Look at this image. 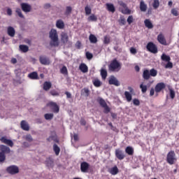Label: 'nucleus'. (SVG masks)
Returning <instances> with one entry per match:
<instances>
[{
	"label": "nucleus",
	"mask_w": 179,
	"mask_h": 179,
	"mask_svg": "<svg viewBox=\"0 0 179 179\" xmlns=\"http://www.w3.org/2000/svg\"><path fill=\"white\" fill-rule=\"evenodd\" d=\"M50 38L52 41L50 45L52 47H58L59 45V42H58V34L57 33V29H52L50 31Z\"/></svg>",
	"instance_id": "1"
},
{
	"label": "nucleus",
	"mask_w": 179,
	"mask_h": 179,
	"mask_svg": "<svg viewBox=\"0 0 179 179\" xmlns=\"http://www.w3.org/2000/svg\"><path fill=\"white\" fill-rule=\"evenodd\" d=\"M121 69V64L117 59H114L108 65V71L110 72H118Z\"/></svg>",
	"instance_id": "2"
},
{
	"label": "nucleus",
	"mask_w": 179,
	"mask_h": 179,
	"mask_svg": "<svg viewBox=\"0 0 179 179\" xmlns=\"http://www.w3.org/2000/svg\"><path fill=\"white\" fill-rule=\"evenodd\" d=\"M96 101H97V103H99V104L101 106V107H102L104 109L103 110L104 114H108V113H110V111H111V109L107 105V102H106V101L103 98L99 97L96 99Z\"/></svg>",
	"instance_id": "3"
},
{
	"label": "nucleus",
	"mask_w": 179,
	"mask_h": 179,
	"mask_svg": "<svg viewBox=\"0 0 179 179\" xmlns=\"http://www.w3.org/2000/svg\"><path fill=\"white\" fill-rule=\"evenodd\" d=\"M176 152L174 151L171 150L166 156V162L169 164L173 165L174 164V162H176Z\"/></svg>",
	"instance_id": "4"
},
{
	"label": "nucleus",
	"mask_w": 179,
	"mask_h": 179,
	"mask_svg": "<svg viewBox=\"0 0 179 179\" xmlns=\"http://www.w3.org/2000/svg\"><path fill=\"white\" fill-rule=\"evenodd\" d=\"M146 48L152 54H157L158 52L157 46L153 42H149L146 45Z\"/></svg>",
	"instance_id": "5"
},
{
	"label": "nucleus",
	"mask_w": 179,
	"mask_h": 179,
	"mask_svg": "<svg viewBox=\"0 0 179 179\" xmlns=\"http://www.w3.org/2000/svg\"><path fill=\"white\" fill-rule=\"evenodd\" d=\"M6 171L8 174L11 176H15V174H17L19 173V167L16 165H11L6 168Z\"/></svg>",
	"instance_id": "6"
},
{
	"label": "nucleus",
	"mask_w": 179,
	"mask_h": 179,
	"mask_svg": "<svg viewBox=\"0 0 179 179\" xmlns=\"http://www.w3.org/2000/svg\"><path fill=\"white\" fill-rule=\"evenodd\" d=\"M47 107H50L53 113H59V106L55 102L50 101L46 104Z\"/></svg>",
	"instance_id": "7"
},
{
	"label": "nucleus",
	"mask_w": 179,
	"mask_h": 179,
	"mask_svg": "<svg viewBox=\"0 0 179 179\" xmlns=\"http://www.w3.org/2000/svg\"><path fill=\"white\" fill-rule=\"evenodd\" d=\"M0 153L6 156L10 153V148L5 145H0Z\"/></svg>",
	"instance_id": "8"
},
{
	"label": "nucleus",
	"mask_w": 179,
	"mask_h": 179,
	"mask_svg": "<svg viewBox=\"0 0 179 179\" xmlns=\"http://www.w3.org/2000/svg\"><path fill=\"white\" fill-rule=\"evenodd\" d=\"M166 89V84L164 83H159L155 85V90L156 93H160L162 90Z\"/></svg>",
	"instance_id": "9"
},
{
	"label": "nucleus",
	"mask_w": 179,
	"mask_h": 179,
	"mask_svg": "<svg viewBox=\"0 0 179 179\" xmlns=\"http://www.w3.org/2000/svg\"><path fill=\"white\" fill-rule=\"evenodd\" d=\"M20 6H21L22 10H23V12H25L26 13L31 10V6H30L27 3H22L20 4Z\"/></svg>",
	"instance_id": "10"
},
{
	"label": "nucleus",
	"mask_w": 179,
	"mask_h": 179,
	"mask_svg": "<svg viewBox=\"0 0 179 179\" xmlns=\"http://www.w3.org/2000/svg\"><path fill=\"white\" fill-rule=\"evenodd\" d=\"M1 143H5V145H8L10 148H13V141L12 140L6 138V137L3 136L0 138Z\"/></svg>",
	"instance_id": "11"
},
{
	"label": "nucleus",
	"mask_w": 179,
	"mask_h": 179,
	"mask_svg": "<svg viewBox=\"0 0 179 179\" xmlns=\"http://www.w3.org/2000/svg\"><path fill=\"white\" fill-rule=\"evenodd\" d=\"M39 61L42 65H50L51 64V62L50 61V58L45 57V56H41L39 57Z\"/></svg>",
	"instance_id": "12"
},
{
	"label": "nucleus",
	"mask_w": 179,
	"mask_h": 179,
	"mask_svg": "<svg viewBox=\"0 0 179 179\" xmlns=\"http://www.w3.org/2000/svg\"><path fill=\"white\" fill-rule=\"evenodd\" d=\"M90 166V165L89 164V163L83 162L80 164V171H82V173H87V170H89Z\"/></svg>",
	"instance_id": "13"
},
{
	"label": "nucleus",
	"mask_w": 179,
	"mask_h": 179,
	"mask_svg": "<svg viewBox=\"0 0 179 179\" xmlns=\"http://www.w3.org/2000/svg\"><path fill=\"white\" fill-rule=\"evenodd\" d=\"M115 156L118 160H124L125 159V155L121 150H115Z\"/></svg>",
	"instance_id": "14"
},
{
	"label": "nucleus",
	"mask_w": 179,
	"mask_h": 179,
	"mask_svg": "<svg viewBox=\"0 0 179 179\" xmlns=\"http://www.w3.org/2000/svg\"><path fill=\"white\" fill-rule=\"evenodd\" d=\"M157 41L160 44H162V45H167V41H166V38H164V35H163V34H159L157 36Z\"/></svg>",
	"instance_id": "15"
},
{
	"label": "nucleus",
	"mask_w": 179,
	"mask_h": 179,
	"mask_svg": "<svg viewBox=\"0 0 179 179\" xmlns=\"http://www.w3.org/2000/svg\"><path fill=\"white\" fill-rule=\"evenodd\" d=\"M108 83L109 85H114V86H120V81L113 76L110 78Z\"/></svg>",
	"instance_id": "16"
},
{
	"label": "nucleus",
	"mask_w": 179,
	"mask_h": 179,
	"mask_svg": "<svg viewBox=\"0 0 179 179\" xmlns=\"http://www.w3.org/2000/svg\"><path fill=\"white\" fill-rule=\"evenodd\" d=\"M79 69L83 73H87L89 72V67L85 63H81L79 66Z\"/></svg>",
	"instance_id": "17"
},
{
	"label": "nucleus",
	"mask_w": 179,
	"mask_h": 179,
	"mask_svg": "<svg viewBox=\"0 0 179 179\" xmlns=\"http://www.w3.org/2000/svg\"><path fill=\"white\" fill-rule=\"evenodd\" d=\"M56 27H57V29H59L60 30H62V29L65 28V23H64V21H62V20H58L56 22Z\"/></svg>",
	"instance_id": "18"
},
{
	"label": "nucleus",
	"mask_w": 179,
	"mask_h": 179,
	"mask_svg": "<svg viewBox=\"0 0 179 179\" xmlns=\"http://www.w3.org/2000/svg\"><path fill=\"white\" fill-rule=\"evenodd\" d=\"M20 126L22 129H23L24 131H29L30 129L29 124L25 120L21 121Z\"/></svg>",
	"instance_id": "19"
},
{
	"label": "nucleus",
	"mask_w": 179,
	"mask_h": 179,
	"mask_svg": "<svg viewBox=\"0 0 179 179\" xmlns=\"http://www.w3.org/2000/svg\"><path fill=\"white\" fill-rule=\"evenodd\" d=\"M61 40H62V42L63 43V44H66V43H68V40H69L68 34H66L65 32H62Z\"/></svg>",
	"instance_id": "20"
},
{
	"label": "nucleus",
	"mask_w": 179,
	"mask_h": 179,
	"mask_svg": "<svg viewBox=\"0 0 179 179\" xmlns=\"http://www.w3.org/2000/svg\"><path fill=\"white\" fill-rule=\"evenodd\" d=\"M106 9L107 10H108V12H111L112 13H114V12H115V7L113 3H106Z\"/></svg>",
	"instance_id": "21"
},
{
	"label": "nucleus",
	"mask_w": 179,
	"mask_h": 179,
	"mask_svg": "<svg viewBox=\"0 0 179 179\" xmlns=\"http://www.w3.org/2000/svg\"><path fill=\"white\" fill-rule=\"evenodd\" d=\"M7 33L10 37H15V31L12 27H8L7 29Z\"/></svg>",
	"instance_id": "22"
},
{
	"label": "nucleus",
	"mask_w": 179,
	"mask_h": 179,
	"mask_svg": "<svg viewBox=\"0 0 179 179\" xmlns=\"http://www.w3.org/2000/svg\"><path fill=\"white\" fill-rule=\"evenodd\" d=\"M140 10L141 12H146L148 10V5L143 1L140 2Z\"/></svg>",
	"instance_id": "23"
},
{
	"label": "nucleus",
	"mask_w": 179,
	"mask_h": 179,
	"mask_svg": "<svg viewBox=\"0 0 179 179\" xmlns=\"http://www.w3.org/2000/svg\"><path fill=\"white\" fill-rule=\"evenodd\" d=\"M144 24L148 29H153V24L149 19H145L144 20Z\"/></svg>",
	"instance_id": "24"
},
{
	"label": "nucleus",
	"mask_w": 179,
	"mask_h": 179,
	"mask_svg": "<svg viewBox=\"0 0 179 179\" xmlns=\"http://www.w3.org/2000/svg\"><path fill=\"white\" fill-rule=\"evenodd\" d=\"M52 85L50 82L45 81L43 83V90H45V92H48L51 89Z\"/></svg>",
	"instance_id": "25"
},
{
	"label": "nucleus",
	"mask_w": 179,
	"mask_h": 179,
	"mask_svg": "<svg viewBox=\"0 0 179 179\" xmlns=\"http://www.w3.org/2000/svg\"><path fill=\"white\" fill-rule=\"evenodd\" d=\"M143 78L145 80H149L150 79V73L149 70H145L143 73Z\"/></svg>",
	"instance_id": "26"
},
{
	"label": "nucleus",
	"mask_w": 179,
	"mask_h": 179,
	"mask_svg": "<svg viewBox=\"0 0 179 179\" xmlns=\"http://www.w3.org/2000/svg\"><path fill=\"white\" fill-rule=\"evenodd\" d=\"M29 79L37 80L38 79V74L36 71H33L28 75Z\"/></svg>",
	"instance_id": "27"
},
{
	"label": "nucleus",
	"mask_w": 179,
	"mask_h": 179,
	"mask_svg": "<svg viewBox=\"0 0 179 179\" xmlns=\"http://www.w3.org/2000/svg\"><path fill=\"white\" fill-rule=\"evenodd\" d=\"M124 96H125L126 100H127V101H128V103L132 101V94L129 92L125 91Z\"/></svg>",
	"instance_id": "28"
},
{
	"label": "nucleus",
	"mask_w": 179,
	"mask_h": 179,
	"mask_svg": "<svg viewBox=\"0 0 179 179\" xmlns=\"http://www.w3.org/2000/svg\"><path fill=\"white\" fill-rule=\"evenodd\" d=\"M109 173L112 174V176H117V174H118V167H117V166H113L109 170Z\"/></svg>",
	"instance_id": "29"
},
{
	"label": "nucleus",
	"mask_w": 179,
	"mask_h": 179,
	"mask_svg": "<svg viewBox=\"0 0 179 179\" xmlns=\"http://www.w3.org/2000/svg\"><path fill=\"white\" fill-rule=\"evenodd\" d=\"M92 83L94 86H95V87H100V86H101L102 85L101 81H100V80H99L98 78H94L92 80Z\"/></svg>",
	"instance_id": "30"
},
{
	"label": "nucleus",
	"mask_w": 179,
	"mask_h": 179,
	"mask_svg": "<svg viewBox=\"0 0 179 179\" xmlns=\"http://www.w3.org/2000/svg\"><path fill=\"white\" fill-rule=\"evenodd\" d=\"M89 40L92 44H96V43H97V37L92 34L89 36Z\"/></svg>",
	"instance_id": "31"
},
{
	"label": "nucleus",
	"mask_w": 179,
	"mask_h": 179,
	"mask_svg": "<svg viewBox=\"0 0 179 179\" xmlns=\"http://www.w3.org/2000/svg\"><path fill=\"white\" fill-rule=\"evenodd\" d=\"M126 153L129 155V156H133L134 155V148L132 147L128 146L125 149Z\"/></svg>",
	"instance_id": "32"
},
{
	"label": "nucleus",
	"mask_w": 179,
	"mask_h": 179,
	"mask_svg": "<svg viewBox=\"0 0 179 179\" xmlns=\"http://www.w3.org/2000/svg\"><path fill=\"white\" fill-rule=\"evenodd\" d=\"M53 150H54L56 156L59 155V152H61V148H59V147L57 144L53 145Z\"/></svg>",
	"instance_id": "33"
},
{
	"label": "nucleus",
	"mask_w": 179,
	"mask_h": 179,
	"mask_svg": "<svg viewBox=\"0 0 179 179\" xmlns=\"http://www.w3.org/2000/svg\"><path fill=\"white\" fill-rule=\"evenodd\" d=\"M161 59L162 61H165L166 62H169V61H171V58L170 56L163 53L162 55L161 56Z\"/></svg>",
	"instance_id": "34"
},
{
	"label": "nucleus",
	"mask_w": 179,
	"mask_h": 179,
	"mask_svg": "<svg viewBox=\"0 0 179 179\" xmlns=\"http://www.w3.org/2000/svg\"><path fill=\"white\" fill-rule=\"evenodd\" d=\"M101 76L103 80H106L107 79V70L104 69H101Z\"/></svg>",
	"instance_id": "35"
},
{
	"label": "nucleus",
	"mask_w": 179,
	"mask_h": 179,
	"mask_svg": "<svg viewBox=\"0 0 179 179\" xmlns=\"http://www.w3.org/2000/svg\"><path fill=\"white\" fill-rule=\"evenodd\" d=\"M19 48L22 52H27L29 51V46L26 45H20Z\"/></svg>",
	"instance_id": "36"
},
{
	"label": "nucleus",
	"mask_w": 179,
	"mask_h": 179,
	"mask_svg": "<svg viewBox=\"0 0 179 179\" xmlns=\"http://www.w3.org/2000/svg\"><path fill=\"white\" fill-rule=\"evenodd\" d=\"M88 22H97V17L94 14H92L87 18Z\"/></svg>",
	"instance_id": "37"
},
{
	"label": "nucleus",
	"mask_w": 179,
	"mask_h": 179,
	"mask_svg": "<svg viewBox=\"0 0 179 179\" xmlns=\"http://www.w3.org/2000/svg\"><path fill=\"white\" fill-rule=\"evenodd\" d=\"M15 13H17L21 19H24V15L22 13V10L20 8H16Z\"/></svg>",
	"instance_id": "38"
},
{
	"label": "nucleus",
	"mask_w": 179,
	"mask_h": 179,
	"mask_svg": "<svg viewBox=\"0 0 179 179\" xmlns=\"http://www.w3.org/2000/svg\"><path fill=\"white\" fill-rule=\"evenodd\" d=\"M45 120H52L54 118V114L52 113H46L44 115Z\"/></svg>",
	"instance_id": "39"
},
{
	"label": "nucleus",
	"mask_w": 179,
	"mask_h": 179,
	"mask_svg": "<svg viewBox=\"0 0 179 179\" xmlns=\"http://www.w3.org/2000/svg\"><path fill=\"white\" fill-rule=\"evenodd\" d=\"M111 43V38L108 36H105L103 38V44H110Z\"/></svg>",
	"instance_id": "40"
},
{
	"label": "nucleus",
	"mask_w": 179,
	"mask_h": 179,
	"mask_svg": "<svg viewBox=\"0 0 179 179\" xmlns=\"http://www.w3.org/2000/svg\"><path fill=\"white\" fill-rule=\"evenodd\" d=\"M152 6L154 9H157V8L160 6V1H159V0H154L152 3Z\"/></svg>",
	"instance_id": "41"
},
{
	"label": "nucleus",
	"mask_w": 179,
	"mask_h": 179,
	"mask_svg": "<svg viewBox=\"0 0 179 179\" xmlns=\"http://www.w3.org/2000/svg\"><path fill=\"white\" fill-rule=\"evenodd\" d=\"M140 89H141L142 93H146L148 92V86L143 85V83L140 85Z\"/></svg>",
	"instance_id": "42"
},
{
	"label": "nucleus",
	"mask_w": 179,
	"mask_h": 179,
	"mask_svg": "<svg viewBox=\"0 0 179 179\" xmlns=\"http://www.w3.org/2000/svg\"><path fill=\"white\" fill-rule=\"evenodd\" d=\"M60 73H62V75H68V69L66 68V66H64L60 69Z\"/></svg>",
	"instance_id": "43"
},
{
	"label": "nucleus",
	"mask_w": 179,
	"mask_h": 179,
	"mask_svg": "<svg viewBox=\"0 0 179 179\" xmlns=\"http://www.w3.org/2000/svg\"><path fill=\"white\" fill-rule=\"evenodd\" d=\"M150 76H157V71L155 69H152L150 71Z\"/></svg>",
	"instance_id": "44"
},
{
	"label": "nucleus",
	"mask_w": 179,
	"mask_h": 179,
	"mask_svg": "<svg viewBox=\"0 0 179 179\" xmlns=\"http://www.w3.org/2000/svg\"><path fill=\"white\" fill-rule=\"evenodd\" d=\"M85 14L87 15H90V13H92V8H90V7H88L87 6H85Z\"/></svg>",
	"instance_id": "45"
},
{
	"label": "nucleus",
	"mask_w": 179,
	"mask_h": 179,
	"mask_svg": "<svg viewBox=\"0 0 179 179\" xmlns=\"http://www.w3.org/2000/svg\"><path fill=\"white\" fill-rule=\"evenodd\" d=\"M6 160V155L0 153V163H3Z\"/></svg>",
	"instance_id": "46"
},
{
	"label": "nucleus",
	"mask_w": 179,
	"mask_h": 179,
	"mask_svg": "<svg viewBox=\"0 0 179 179\" xmlns=\"http://www.w3.org/2000/svg\"><path fill=\"white\" fill-rule=\"evenodd\" d=\"M127 23H128V24H131V23H134V16L129 15L128 17Z\"/></svg>",
	"instance_id": "47"
},
{
	"label": "nucleus",
	"mask_w": 179,
	"mask_h": 179,
	"mask_svg": "<svg viewBox=\"0 0 179 179\" xmlns=\"http://www.w3.org/2000/svg\"><path fill=\"white\" fill-rule=\"evenodd\" d=\"M169 92L171 99H174V97H176V92H174L173 89H169Z\"/></svg>",
	"instance_id": "48"
},
{
	"label": "nucleus",
	"mask_w": 179,
	"mask_h": 179,
	"mask_svg": "<svg viewBox=\"0 0 179 179\" xmlns=\"http://www.w3.org/2000/svg\"><path fill=\"white\" fill-rule=\"evenodd\" d=\"M71 12H72V7L67 6L66 8V15H71Z\"/></svg>",
	"instance_id": "49"
},
{
	"label": "nucleus",
	"mask_w": 179,
	"mask_h": 179,
	"mask_svg": "<svg viewBox=\"0 0 179 179\" xmlns=\"http://www.w3.org/2000/svg\"><path fill=\"white\" fill-rule=\"evenodd\" d=\"M133 104L134 106H140L141 105V101L138 99H133Z\"/></svg>",
	"instance_id": "50"
},
{
	"label": "nucleus",
	"mask_w": 179,
	"mask_h": 179,
	"mask_svg": "<svg viewBox=\"0 0 179 179\" xmlns=\"http://www.w3.org/2000/svg\"><path fill=\"white\" fill-rule=\"evenodd\" d=\"M168 63L166 64L165 68L167 69H171V68H173V63L171 62H167Z\"/></svg>",
	"instance_id": "51"
},
{
	"label": "nucleus",
	"mask_w": 179,
	"mask_h": 179,
	"mask_svg": "<svg viewBox=\"0 0 179 179\" xmlns=\"http://www.w3.org/2000/svg\"><path fill=\"white\" fill-rule=\"evenodd\" d=\"M122 13L124 15H131V10H129L128 8H125V10L122 11Z\"/></svg>",
	"instance_id": "52"
},
{
	"label": "nucleus",
	"mask_w": 179,
	"mask_h": 179,
	"mask_svg": "<svg viewBox=\"0 0 179 179\" xmlns=\"http://www.w3.org/2000/svg\"><path fill=\"white\" fill-rule=\"evenodd\" d=\"M25 139L28 142H32L33 141V137H31V135H30V134L27 135L26 137H25Z\"/></svg>",
	"instance_id": "53"
},
{
	"label": "nucleus",
	"mask_w": 179,
	"mask_h": 179,
	"mask_svg": "<svg viewBox=\"0 0 179 179\" xmlns=\"http://www.w3.org/2000/svg\"><path fill=\"white\" fill-rule=\"evenodd\" d=\"M119 22L120 24H123V25H125L126 23H127V21L125 20V18L124 17H121L119 20Z\"/></svg>",
	"instance_id": "54"
},
{
	"label": "nucleus",
	"mask_w": 179,
	"mask_h": 179,
	"mask_svg": "<svg viewBox=\"0 0 179 179\" xmlns=\"http://www.w3.org/2000/svg\"><path fill=\"white\" fill-rule=\"evenodd\" d=\"M86 58H87L88 59H92V58H93V54L87 52H86Z\"/></svg>",
	"instance_id": "55"
},
{
	"label": "nucleus",
	"mask_w": 179,
	"mask_h": 179,
	"mask_svg": "<svg viewBox=\"0 0 179 179\" xmlns=\"http://www.w3.org/2000/svg\"><path fill=\"white\" fill-rule=\"evenodd\" d=\"M171 13L173 16H178V11L176 8L171 10Z\"/></svg>",
	"instance_id": "56"
},
{
	"label": "nucleus",
	"mask_w": 179,
	"mask_h": 179,
	"mask_svg": "<svg viewBox=\"0 0 179 179\" xmlns=\"http://www.w3.org/2000/svg\"><path fill=\"white\" fill-rule=\"evenodd\" d=\"M76 47L78 48V50H80V47H82V43L80 41H78L76 43Z\"/></svg>",
	"instance_id": "57"
},
{
	"label": "nucleus",
	"mask_w": 179,
	"mask_h": 179,
	"mask_svg": "<svg viewBox=\"0 0 179 179\" xmlns=\"http://www.w3.org/2000/svg\"><path fill=\"white\" fill-rule=\"evenodd\" d=\"M83 90H84V92L86 94V96L87 97L89 96V94L90 93V91L89 90V89L88 88H84Z\"/></svg>",
	"instance_id": "58"
},
{
	"label": "nucleus",
	"mask_w": 179,
	"mask_h": 179,
	"mask_svg": "<svg viewBox=\"0 0 179 179\" xmlns=\"http://www.w3.org/2000/svg\"><path fill=\"white\" fill-rule=\"evenodd\" d=\"M50 94L52 96H59V94L56 91H50Z\"/></svg>",
	"instance_id": "59"
},
{
	"label": "nucleus",
	"mask_w": 179,
	"mask_h": 179,
	"mask_svg": "<svg viewBox=\"0 0 179 179\" xmlns=\"http://www.w3.org/2000/svg\"><path fill=\"white\" fill-rule=\"evenodd\" d=\"M130 52H131V54L135 55V54H136L137 51H136V50L135 49V48H130Z\"/></svg>",
	"instance_id": "60"
},
{
	"label": "nucleus",
	"mask_w": 179,
	"mask_h": 179,
	"mask_svg": "<svg viewBox=\"0 0 179 179\" xmlns=\"http://www.w3.org/2000/svg\"><path fill=\"white\" fill-rule=\"evenodd\" d=\"M65 94L66 95V98H67V99H71L72 94H71L70 92H65Z\"/></svg>",
	"instance_id": "61"
},
{
	"label": "nucleus",
	"mask_w": 179,
	"mask_h": 179,
	"mask_svg": "<svg viewBox=\"0 0 179 179\" xmlns=\"http://www.w3.org/2000/svg\"><path fill=\"white\" fill-rule=\"evenodd\" d=\"M150 96H155V88H151L150 91Z\"/></svg>",
	"instance_id": "62"
},
{
	"label": "nucleus",
	"mask_w": 179,
	"mask_h": 179,
	"mask_svg": "<svg viewBox=\"0 0 179 179\" xmlns=\"http://www.w3.org/2000/svg\"><path fill=\"white\" fill-rule=\"evenodd\" d=\"M7 15H8V16H12V9L10 8L7 9Z\"/></svg>",
	"instance_id": "63"
},
{
	"label": "nucleus",
	"mask_w": 179,
	"mask_h": 179,
	"mask_svg": "<svg viewBox=\"0 0 179 179\" xmlns=\"http://www.w3.org/2000/svg\"><path fill=\"white\" fill-rule=\"evenodd\" d=\"M80 122L81 125H83V126L86 125V120H85V119H81Z\"/></svg>",
	"instance_id": "64"
}]
</instances>
